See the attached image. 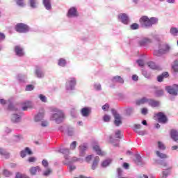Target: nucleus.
I'll use <instances>...</instances> for the list:
<instances>
[{
  "label": "nucleus",
  "instance_id": "nucleus-11",
  "mask_svg": "<svg viewBox=\"0 0 178 178\" xmlns=\"http://www.w3.org/2000/svg\"><path fill=\"white\" fill-rule=\"evenodd\" d=\"M156 116L158 118L159 123H163V124H165V123L168 122V117H166V115L162 112H159L156 114Z\"/></svg>",
  "mask_w": 178,
  "mask_h": 178
},
{
  "label": "nucleus",
  "instance_id": "nucleus-9",
  "mask_svg": "<svg viewBox=\"0 0 178 178\" xmlns=\"http://www.w3.org/2000/svg\"><path fill=\"white\" fill-rule=\"evenodd\" d=\"M76 78H70L66 83V90L67 91H72L74 90V87H76Z\"/></svg>",
  "mask_w": 178,
  "mask_h": 178
},
{
  "label": "nucleus",
  "instance_id": "nucleus-63",
  "mask_svg": "<svg viewBox=\"0 0 178 178\" xmlns=\"http://www.w3.org/2000/svg\"><path fill=\"white\" fill-rule=\"evenodd\" d=\"M42 165L44 166V168H48V165H49V164L48 163V161L44 159L42 161Z\"/></svg>",
  "mask_w": 178,
  "mask_h": 178
},
{
  "label": "nucleus",
  "instance_id": "nucleus-35",
  "mask_svg": "<svg viewBox=\"0 0 178 178\" xmlns=\"http://www.w3.org/2000/svg\"><path fill=\"white\" fill-rule=\"evenodd\" d=\"M146 102H148V99L147 97H143L140 99H138L136 101V105H143L145 104Z\"/></svg>",
  "mask_w": 178,
  "mask_h": 178
},
{
  "label": "nucleus",
  "instance_id": "nucleus-22",
  "mask_svg": "<svg viewBox=\"0 0 178 178\" xmlns=\"http://www.w3.org/2000/svg\"><path fill=\"white\" fill-rule=\"evenodd\" d=\"M147 103L149 106H152V108H157V106H159L160 105L159 102L152 99H147Z\"/></svg>",
  "mask_w": 178,
  "mask_h": 178
},
{
  "label": "nucleus",
  "instance_id": "nucleus-46",
  "mask_svg": "<svg viewBox=\"0 0 178 178\" xmlns=\"http://www.w3.org/2000/svg\"><path fill=\"white\" fill-rule=\"evenodd\" d=\"M158 147L159 149H160L161 151H165V149H166V147L165 146V145L161 142L159 141L158 142Z\"/></svg>",
  "mask_w": 178,
  "mask_h": 178
},
{
  "label": "nucleus",
  "instance_id": "nucleus-1",
  "mask_svg": "<svg viewBox=\"0 0 178 178\" xmlns=\"http://www.w3.org/2000/svg\"><path fill=\"white\" fill-rule=\"evenodd\" d=\"M159 19L155 17L149 18L147 16H143L139 19L142 29H151L154 24H158Z\"/></svg>",
  "mask_w": 178,
  "mask_h": 178
},
{
  "label": "nucleus",
  "instance_id": "nucleus-26",
  "mask_svg": "<svg viewBox=\"0 0 178 178\" xmlns=\"http://www.w3.org/2000/svg\"><path fill=\"white\" fill-rule=\"evenodd\" d=\"M98 163H99V156H95L92 163V170H95L98 168Z\"/></svg>",
  "mask_w": 178,
  "mask_h": 178
},
{
  "label": "nucleus",
  "instance_id": "nucleus-29",
  "mask_svg": "<svg viewBox=\"0 0 178 178\" xmlns=\"http://www.w3.org/2000/svg\"><path fill=\"white\" fill-rule=\"evenodd\" d=\"M134 162L138 166H141V165H143V159L140 154H135Z\"/></svg>",
  "mask_w": 178,
  "mask_h": 178
},
{
  "label": "nucleus",
  "instance_id": "nucleus-23",
  "mask_svg": "<svg viewBox=\"0 0 178 178\" xmlns=\"http://www.w3.org/2000/svg\"><path fill=\"white\" fill-rule=\"evenodd\" d=\"M168 77H169V73L168 72H164L157 76V81H159V83H162L163 79H168Z\"/></svg>",
  "mask_w": 178,
  "mask_h": 178
},
{
  "label": "nucleus",
  "instance_id": "nucleus-30",
  "mask_svg": "<svg viewBox=\"0 0 178 178\" xmlns=\"http://www.w3.org/2000/svg\"><path fill=\"white\" fill-rule=\"evenodd\" d=\"M26 79H27V76L26 74H18L17 75V80L19 83H25Z\"/></svg>",
  "mask_w": 178,
  "mask_h": 178
},
{
  "label": "nucleus",
  "instance_id": "nucleus-18",
  "mask_svg": "<svg viewBox=\"0 0 178 178\" xmlns=\"http://www.w3.org/2000/svg\"><path fill=\"white\" fill-rule=\"evenodd\" d=\"M147 66L149 67V69H152V70H162V67L152 61H149L147 63Z\"/></svg>",
  "mask_w": 178,
  "mask_h": 178
},
{
  "label": "nucleus",
  "instance_id": "nucleus-17",
  "mask_svg": "<svg viewBox=\"0 0 178 178\" xmlns=\"http://www.w3.org/2000/svg\"><path fill=\"white\" fill-rule=\"evenodd\" d=\"M58 152H60V154H63L64 155V158L65 159V161H69V154H70V151L69 150V149H66V148H60L58 150Z\"/></svg>",
  "mask_w": 178,
  "mask_h": 178
},
{
  "label": "nucleus",
  "instance_id": "nucleus-64",
  "mask_svg": "<svg viewBox=\"0 0 178 178\" xmlns=\"http://www.w3.org/2000/svg\"><path fill=\"white\" fill-rule=\"evenodd\" d=\"M6 38L5 33L0 32V41H5Z\"/></svg>",
  "mask_w": 178,
  "mask_h": 178
},
{
  "label": "nucleus",
  "instance_id": "nucleus-41",
  "mask_svg": "<svg viewBox=\"0 0 178 178\" xmlns=\"http://www.w3.org/2000/svg\"><path fill=\"white\" fill-rule=\"evenodd\" d=\"M142 74L144 76V77H145V79H147L148 80H149V79L152 77L151 73L147 72V70H142Z\"/></svg>",
  "mask_w": 178,
  "mask_h": 178
},
{
  "label": "nucleus",
  "instance_id": "nucleus-43",
  "mask_svg": "<svg viewBox=\"0 0 178 178\" xmlns=\"http://www.w3.org/2000/svg\"><path fill=\"white\" fill-rule=\"evenodd\" d=\"M112 161H111V159H106L104 160L102 163V168H106L108 166H109V165H111V163Z\"/></svg>",
  "mask_w": 178,
  "mask_h": 178
},
{
  "label": "nucleus",
  "instance_id": "nucleus-20",
  "mask_svg": "<svg viewBox=\"0 0 178 178\" xmlns=\"http://www.w3.org/2000/svg\"><path fill=\"white\" fill-rule=\"evenodd\" d=\"M32 155L33 152L29 147H26L24 150H22L20 152L21 158H26V155Z\"/></svg>",
  "mask_w": 178,
  "mask_h": 178
},
{
  "label": "nucleus",
  "instance_id": "nucleus-3",
  "mask_svg": "<svg viewBox=\"0 0 178 178\" xmlns=\"http://www.w3.org/2000/svg\"><path fill=\"white\" fill-rule=\"evenodd\" d=\"M170 51V45L168 44H163L162 48L159 50H154L153 52V55L154 56H157L158 58H161L163 55H166V54H169Z\"/></svg>",
  "mask_w": 178,
  "mask_h": 178
},
{
  "label": "nucleus",
  "instance_id": "nucleus-57",
  "mask_svg": "<svg viewBox=\"0 0 178 178\" xmlns=\"http://www.w3.org/2000/svg\"><path fill=\"white\" fill-rule=\"evenodd\" d=\"M51 173H52V170H51V168H48L44 172L43 175L44 176H49Z\"/></svg>",
  "mask_w": 178,
  "mask_h": 178
},
{
  "label": "nucleus",
  "instance_id": "nucleus-19",
  "mask_svg": "<svg viewBox=\"0 0 178 178\" xmlns=\"http://www.w3.org/2000/svg\"><path fill=\"white\" fill-rule=\"evenodd\" d=\"M35 74L38 79H42L44 78V76H45V74L44 73V71H42V69L40 67H36L35 71Z\"/></svg>",
  "mask_w": 178,
  "mask_h": 178
},
{
  "label": "nucleus",
  "instance_id": "nucleus-14",
  "mask_svg": "<svg viewBox=\"0 0 178 178\" xmlns=\"http://www.w3.org/2000/svg\"><path fill=\"white\" fill-rule=\"evenodd\" d=\"M22 113H14L13 114L12 117H11V121L13 122V123H19L21 122L22 120Z\"/></svg>",
  "mask_w": 178,
  "mask_h": 178
},
{
  "label": "nucleus",
  "instance_id": "nucleus-38",
  "mask_svg": "<svg viewBox=\"0 0 178 178\" xmlns=\"http://www.w3.org/2000/svg\"><path fill=\"white\" fill-rule=\"evenodd\" d=\"M170 33L171 35H173V37H177L178 36V29L176 27H172L170 30Z\"/></svg>",
  "mask_w": 178,
  "mask_h": 178
},
{
  "label": "nucleus",
  "instance_id": "nucleus-56",
  "mask_svg": "<svg viewBox=\"0 0 178 178\" xmlns=\"http://www.w3.org/2000/svg\"><path fill=\"white\" fill-rule=\"evenodd\" d=\"M139 25L137 23H134L131 25V30H138Z\"/></svg>",
  "mask_w": 178,
  "mask_h": 178
},
{
  "label": "nucleus",
  "instance_id": "nucleus-21",
  "mask_svg": "<svg viewBox=\"0 0 178 178\" xmlns=\"http://www.w3.org/2000/svg\"><path fill=\"white\" fill-rule=\"evenodd\" d=\"M112 83H119L120 84H124V79L120 76H115L111 79Z\"/></svg>",
  "mask_w": 178,
  "mask_h": 178
},
{
  "label": "nucleus",
  "instance_id": "nucleus-15",
  "mask_svg": "<svg viewBox=\"0 0 178 178\" xmlns=\"http://www.w3.org/2000/svg\"><path fill=\"white\" fill-rule=\"evenodd\" d=\"M87 143H83L79 147V156H86V151H87Z\"/></svg>",
  "mask_w": 178,
  "mask_h": 178
},
{
  "label": "nucleus",
  "instance_id": "nucleus-40",
  "mask_svg": "<svg viewBox=\"0 0 178 178\" xmlns=\"http://www.w3.org/2000/svg\"><path fill=\"white\" fill-rule=\"evenodd\" d=\"M109 138H110V141L112 143V144H114L115 147H118L119 145V143H119L120 140L115 139L112 136H110Z\"/></svg>",
  "mask_w": 178,
  "mask_h": 178
},
{
  "label": "nucleus",
  "instance_id": "nucleus-45",
  "mask_svg": "<svg viewBox=\"0 0 178 178\" xmlns=\"http://www.w3.org/2000/svg\"><path fill=\"white\" fill-rule=\"evenodd\" d=\"M23 140V136L22 135H15L14 136V140L16 141V143H19Z\"/></svg>",
  "mask_w": 178,
  "mask_h": 178
},
{
  "label": "nucleus",
  "instance_id": "nucleus-47",
  "mask_svg": "<svg viewBox=\"0 0 178 178\" xmlns=\"http://www.w3.org/2000/svg\"><path fill=\"white\" fill-rule=\"evenodd\" d=\"M94 88L95 90H96V91H101V90H102L101 83H94Z\"/></svg>",
  "mask_w": 178,
  "mask_h": 178
},
{
  "label": "nucleus",
  "instance_id": "nucleus-16",
  "mask_svg": "<svg viewBox=\"0 0 178 178\" xmlns=\"http://www.w3.org/2000/svg\"><path fill=\"white\" fill-rule=\"evenodd\" d=\"M67 16V17H77V8L75 7L70 8Z\"/></svg>",
  "mask_w": 178,
  "mask_h": 178
},
{
  "label": "nucleus",
  "instance_id": "nucleus-13",
  "mask_svg": "<svg viewBox=\"0 0 178 178\" xmlns=\"http://www.w3.org/2000/svg\"><path fill=\"white\" fill-rule=\"evenodd\" d=\"M14 51L17 56H19V57L24 56V49H23L22 47H20L19 45L15 46L14 48Z\"/></svg>",
  "mask_w": 178,
  "mask_h": 178
},
{
  "label": "nucleus",
  "instance_id": "nucleus-61",
  "mask_svg": "<svg viewBox=\"0 0 178 178\" xmlns=\"http://www.w3.org/2000/svg\"><path fill=\"white\" fill-rule=\"evenodd\" d=\"M77 146V142L73 141L70 145L71 149H76V147Z\"/></svg>",
  "mask_w": 178,
  "mask_h": 178
},
{
  "label": "nucleus",
  "instance_id": "nucleus-49",
  "mask_svg": "<svg viewBox=\"0 0 178 178\" xmlns=\"http://www.w3.org/2000/svg\"><path fill=\"white\" fill-rule=\"evenodd\" d=\"M0 154L3 155L4 156L9 157V154L6 152V150L3 149L2 147H0Z\"/></svg>",
  "mask_w": 178,
  "mask_h": 178
},
{
  "label": "nucleus",
  "instance_id": "nucleus-59",
  "mask_svg": "<svg viewBox=\"0 0 178 178\" xmlns=\"http://www.w3.org/2000/svg\"><path fill=\"white\" fill-rule=\"evenodd\" d=\"M115 138H119V140H120V138H122V135H121L120 130H118V131H115Z\"/></svg>",
  "mask_w": 178,
  "mask_h": 178
},
{
  "label": "nucleus",
  "instance_id": "nucleus-42",
  "mask_svg": "<svg viewBox=\"0 0 178 178\" xmlns=\"http://www.w3.org/2000/svg\"><path fill=\"white\" fill-rule=\"evenodd\" d=\"M170 169H172V168H170L169 169L164 170L163 171V175H162L161 178L168 177V176H169V175H170Z\"/></svg>",
  "mask_w": 178,
  "mask_h": 178
},
{
  "label": "nucleus",
  "instance_id": "nucleus-51",
  "mask_svg": "<svg viewBox=\"0 0 178 178\" xmlns=\"http://www.w3.org/2000/svg\"><path fill=\"white\" fill-rule=\"evenodd\" d=\"M30 108V102H26L24 103V106H22V111H26Z\"/></svg>",
  "mask_w": 178,
  "mask_h": 178
},
{
  "label": "nucleus",
  "instance_id": "nucleus-55",
  "mask_svg": "<svg viewBox=\"0 0 178 178\" xmlns=\"http://www.w3.org/2000/svg\"><path fill=\"white\" fill-rule=\"evenodd\" d=\"M39 98L42 102H47V97L42 94L39 95Z\"/></svg>",
  "mask_w": 178,
  "mask_h": 178
},
{
  "label": "nucleus",
  "instance_id": "nucleus-44",
  "mask_svg": "<svg viewBox=\"0 0 178 178\" xmlns=\"http://www.w3.org/2000/svg\"><path fill=\"white\" fill-rule=\"evenodd\" d=\"M40 167L37 166V167H32L30 169V173L31 175H32V176L35 175V174L37 173V170H39Z\"/></svg>",
  "mask_w": 178,
  "mask_h": 178
},
{
  "label": "nucleus",
  "instance_id": "nucleus-54",
  "mask_svg": "<svg viewBox=\"0 0 178 178\" xmlns=\"http://www.w3.org/2000/svg\"><path fill=\"white\" fill-rule=\"evenodd\" d=\"M8 109V111H17V108L12 103L9 104Z\"/></svg>",
  "mask_w": 178,
  "mask_h": 178
},
{
  "label": "nucleus",
  "instance_id": "nucleus-32",
  "mask_svg": "<svg viewBox=\"0 0 178 178\" xmlns=\"http://www.w3.org/2000/svg\"><path fill=\"white\" fill-rule=\"evenodd\" d=\"M2 175L4 177H12V176H13V172L12 171H9L8 169H4L2 171Z\"/></svg>",
  "mask_w": 178,
  "mask_h": 178
},
{
  "label": "nucleus",
  "instance_id": "nucleus-8",
  "mask_svg": "<svg viewBox=\"0 0 178 178\" xmlns=\"http://www.w3.org/2000/svg\"><path fill=\"white\" fill-rule=\"evenodd\" d=\"M165 90L168 94H170V95L177 96L178 92V85L174 84L173 86H167Z\"/></svg>",
  "mask_w": 178,
  "mask_h": 178
},
{
  "label": "nucleus",
  "instance_id": "nucleus-28",
  "mask_svg": "<svg viewBox=\"0 0 178 178\" xmlns=\"http://www.w3.org/2000/svg\"><path fill=\"white\" fill-rule=\"evenodd\" d=\"M29 5L31 9H37L38 8V1L37 0H29Z\"/></svg>",
  "mask_w": 178,
  "mask_h": 178
},
{
  "label": "nucleus",
  "instance_id": "nucleus-58",
  "mask_svg": "<svg viewBox=\"0 0 178 178\" xmlns=\"http://www.w3.org/2000/svg\"><path fill=\"white\" fill-rule=\"evenodd\" d=\"M26 91H33L34 90V86L33 85H27L26 86Z\"/></svg>",
  "mask_w": 178,
  "mask_h": 178
},
{
  "label": "nucleus",
  "instance_id": "nucleus-2",
  "mask_svg": "<svg viewBox=\"0 0 178 178\" xmlns=\"http://www.w3.org/2000/svg\"><path fill=\"white\" fill-rule=\"evenodd\" d=\"M51 112L53 113L50 116V120H53L59 124L65 120V113L58 108L53 107L51 108Z\"/></svg>",
  "mask_w": 178,
  "mask_h": 178
},
{
  "label": "nucleus",
  "instance_id": "nucleus-52",
  "mask_svg": "<svg viewBox=\"0 0 178 178\" xmlns=\"http://www.w3.org/2000/svg\"><path fill=\"white\" fill-rule=\"evenodd\" d=\"M24 0H16V3L18 6H20L21 8H23L24 6Z\"/></svg>",
  "mask_w": 178,
  "mask_h": 178
},
{
  "label": "nucleus",
  "instance_id": "nucleus-37",
  "mask_svg": "<svg viewBox=\"0 0 178 178\" xmlns=\"http://www.w3.org/2000/svg\"><path fill=\"white\" fill-rule=\"evenodd\" d=\"M125 113L127 116H131L133 113H134V108L133 107H128L125 110Z\"/></svg>",
  "mask_w": 178,
  "mask_h": 178
},
{
  "label": "nucleus",
  "instance_id": "nucleus-7",
  "mask_svg": "<svg viewBox=\"0 0 178 178\" xmlns=\"http://www.w3.org/2000/svg\"><path fill=\"white\" fill-rule=\"evenodd\" d=\"M152 42V40L148 38H143L138 40V44L139 47H141L142 48H147L148 45Z\"/></svg>",
  "mask_w": 178,
  "mask_h": 178
},
{
  "label": "nucleus",
  "instance_id": "nucleus-12",
  "mask_svg": "<svg viewBox=\"0 0 178 178\" xmlns=\"http://www.w3.org/2000/svg\"><path fill=\"white\" fill-rule=\"evenodd\" d=\"M92 108L90 107H83L81 110V115L83 118H88L91 114Z\"/></svg>",
  "mask_w": 178,
  "mask_h": 178
},
{
  "label": "nucleus",
  "instance_id": "nucleus-50",
  "mask_svg": "<svg viewBox=\"0 0 178 178\" xmlns=\"http://www.w3.org/2000/svg\"><path fill=\"white\" fill-rule=\"evenodd\" d=\"M136 63L140 66V67H144V60L143 59H138L136 60Z\"/></svg>",
  "mask_w": 178,
  "mask_h": 178
},
{
  "label": "nucleus",
  "instance_id": "nucleus-27",
  "mask_svg": "<svg viewBox=\"0 0 178 178\" xmlns=\"http://www.w3.org/2000/svg\"><path fill=\"white\" fill-rule=\"evenodd\" d=\"M170 136L173 141H178V131L176 129H172L170 131Z\"/></svg>",
  "mask_w": 178,
  "mask_h": 178
},
{
  "label": "nucleus",
  "instance_id": "nucleus-31",
  "mask_svg": "<svg viewBox=\"0 0 178 178\" xmlns=\"http://www.w3.org/2000/svg\"><path fill=\"white\" fill-rule=\"evenodd\" d=\"M93 149L95 151L97 155H99L101 156H104V153L101 150V147L98 145L93 146Z\"/></svg>",
  "mask_w": 178,
  "mask_h": 178
},
{
  "label": "nucleus",
  "instance_id": "nucleus-60",
  "mask_svg": "<svg viewBox=\"0 0 178 178\" xmlns=\"http://www.w3.org/2000/svg\"><path fill=\"white\" fill-rule=\"evenodd\" d=\"M103 120L104 122H110L111 121V116L108 115H105L104 117H103Z\"/></svg>",
  "mask_w": 178,
  "mask_h": 178
},
{
  "label": "nucleus",
  "instance_id": "nucleus-39",
  "mask_svg": "<svg viewBox=\"0 0 178 178\" xmlns=\"http://www.w3.org/2000/svg\"><path fill=\"white\" fill-rule=\"evenodd\" d=\"M67 63L66 60L63 58H60L58 62V66H60V67H65Z\"/></svg>",
  "mask_w": 178,
  "mask_h": 178
},
{
  "label": "nucleus",
  "instance_id": "nucleus-48",
  "mask_svg": "<svg viewBox=\"0 0 178 178\" xmlns=\"http://www.w3.org/2000/svg\"><path fill=\"white\" fill-rule=\"evenodd\" d=\"M155 95L158 97H163V91L162 90H156Z\"/></svg>",
  "mask_w": 178,
  "mask_h": 178
},
{
  "label": "nucleus",
  "instance_id": "nucleus-6",
  "mask_svg": "<svg viewBox=\"0 0 178 178\" xmlns=\"http://www.w3.org/2000/svg\"><path fill=\"white\" fill-rule=\"evenodd\" d=\"M111 113H113V116H114V124L117 127H119L120 124H122V117L120 113H118V111L115 109H111Z\"/></svg>",
  "mask_w": 178,
  "mask_h": 178
},
{
  "label": "nucleus",
  "instance_id": "nucleus-25",
  "mask_svg": "<svg viewBox=\"0 0 178 178\" xmlns=\"http://www.w3.org/2000/svg\"><path fill=\"white\" fill-rule=\"evenodd\" d=\"M42 3L47 10H51L52 9V4L51 0H43Z\"/></svg>",
  "mask_w": 178,
  "mask_h": 178
},
{
  "label": "nucleus",
  "instance_id": "nucleus-10",
  "mask_svg": "<svg viewBox=\"0 0 178 178\" xmlns=\"http://www.w3.org/2000/svg\"><path fill=\"white\" fill-rule=\"evenodd\" d=\"M118 19L123 24H129V22H130L129 19V15L124 13H120L118 15Z\"/></svg>",
  "mask_w": 178,
  "mask_h": 178
},
{
  "label": "nucleus",
  "instance_id": "nucleus-4",
  "mask_svg": "<svg viewBox=\"0 0 178 178\" xmlns=\"http://www.w3.org/2000/svg\"><path fill=\"white\" fill-rule=\"evenodd\" d=\"M156 154L158 158H160V159H156L155 163H157V165H161V166H163L164 168H166L168 166V163L166 161L163 159H168L169 158V156H168L166 154H163L159 151H156Z\"/></svg>",
  "mask_w": 178,
  "mask_h": 178
},
{
  "label": "nucleus",
  "instance_id": "nucleus-53",
  "mask_svg": "<svg viewBox=\"0 0 178 178\" xmlns=\"http://www.w3.org/2000/svg\"><path fill=\"white\" fill-rule=\"evenodd\" d=\"M94 155L91 154V155H88L85 158V161L86 162H87L88 163H90V162H91L92 158H93Z\"/></svg>",
  "mask_w": 178,
  "mask_h": 178
},
{
  "label": "nucleus",
  "instance_id": "nucleus-62",
  "mask_svg": "<svg viewBox=\"0 0 178 178\" xmlns=\"http://www.w3.org/2000/svg\"><path fill=\"white\" fill-rule=\"evenodd\" d=\"M102 108L104 111V112H106L108 109H109V104L106 103Z\"/></svg>",
  "mask_w": 178,
  "mask_h": 178
},
{
  "label": "nucleus",
  "instance_id": "nucleus-33",
  "mask_svg": "<svg viewBox=\"0 0 178 178\" xmlns=\"http://www.w3.org/2000/svg\"><path fill=\"white\" fill-rule=\"evenodd\" d=\"M65 133H67V136H72L74 134V129L72 127H67L65 129Z\"/></svg>",
  "mask_w": 178,
  "mask_h": 178
},
{
  "label": "nucleus",
  "instance_id": "nucleus-5",
  "mask_svg": "<svg viewBox=\"0 0 178 178\" xmlns=\"http://www.w3.org/2000/svg\"><path fill=\"white\" fill-rule=\"evenodd\" d=\"M15 31L17 33H26L30 31V28L27 24L23 23H18L15 26Z\"/></svg>",
  "mask_w": 178,
  "mask_h": 178
},
{
  "label": "nucleus",
  "instance_id": "nucleus-24",
  "mask_svg": "<svg viewBox=\"0 0 178 178\" xmlns=\"http://www.w3.org/2000/svg\"><path fill=\"white\" fill-rule=\"evenodd\" d=\"M139 129H141V124H135L134 131L138 134L139 136H145V131H138Z\"/></svg>",
  "mask_w": 178,
  "mask_h": 178
},
{
  "label": "nucleus",
  "instance_id": "nucleus-36",
  "mask_svg": "<svg viewBox=\"0 0 178 178\" xmlns=\"http://www.w3.org/2000/svg\"><path fill=\"white\" fill-rule=\"evenodd\" d=\"M44 119V113H39L35 116V122H41Z\"/></svg>",
  "mask_w": 178,
  "mask_h": 178
},
{
  "label": "nucleus",
  "instance_id": "nucleus-34",
  "mask_svg": "<svg viewBox=\"0 0 178 178\" xmlns=\"http://www.w3.org/2000/svg\"><path fill=\"white\" fill-rule=\"evenodd\" d=\"M65 165H68V168L70 172H73V170H75L76 166L73 164H72V161H64Z\"/></svg>",
  "mask_w": 178,
  "mask_h": 178
}]
</instances>
